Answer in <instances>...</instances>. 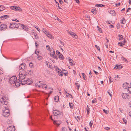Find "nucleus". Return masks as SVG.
Returning <instances> with one entry per match:
<instances>
[{"label":"nucleus","mask_w":131,"mask_h":131,"mask_svg":"<svg viewBox=\"0 0 131 131\" xmlns=\"http://www.w3.org/2000/svg\"><path fill=\"white\" fill-rule=\"evenodd\" d=\"M74 118L77 120L78 122H79V121L78 119H77V118H78L79 120H80V117L79 116H77V117L75 116L74 117Z\"/></svg>","instance_id":"nucleus-39"},{"label":"nucleus","mask_w":131,"mask_h":131,"mask_svg":"<svg viewBox=\"0 0 131 131\" xmlns=\"http://www.w3.org/2000/svg\"><path fill=\"white\" fill-rule=\"evenodd\" d=\"M9 16L8 15H4L0 17V18L2 20L5 19L6 18H8Z\"/></svg>","instance_id":"nucleus-18"},{"label":"nucleus","mask_w":131,"mask_h":131,"mask_svg":"<svg viewBox=\"0 0 131 131\" xmlns=\"http://www.w3.org/2000/svg\"><path fill=\"white\" fill-rule=\"evenodd\" d=\"M50 56L52 58H54L55 59H57L58 58L57 57L56 55L55 52L53 50L52 52H51L50 53Z\"/></svg>","instance_id":"nucleus-7"},{"label":"nucleus","mask_w":131,"mask_h":131,"mask_svg":"<svg viewBox=\"0 0 131 131\" xmlns=\"http://www.w3.org/2000/svg\"><path fill=\"white\" fill-rule=\"evenodd\" d=\"M7 25L4 24H2L0 25V30H2L3 29H5L7 28Z\"/></svg>","instance_id":"nucleus-13"},{"label":"nucleus","mask_w":131,"mask_h":131,"mask_svg":"<svg viewBox=\"0 0 131 131\" xmlns=\"http://www.w3.org/2000/svg\"><path fill=\"white\" fill-rule=\"evenodd\" d=\"M104 129L106 130H108L110 129V128L108 127H105Z\"/></svg>","instance_id":"nucleus-60"},{"label":"nucleus","mask_w":131,"mask_h":131,"mask_svg":"<svg viewBox=\"0 0 131 131\" xmlns=\"http://www.w3.org/2000/svg\"><path fill=\"white\" fill-rule=\"evenodd\" d=\"M62 73H64V75L65 76L67 75V74H68V72H67L66 73V72H62Z\"/></svg>","instance_id":"nucleus-61"},{"label":"nucleus","mask_w":131,"mask_h":131,"mask_svg":"<svg viewBox=\"0 0 131 131\" xmlns=\"http://www.w3.org/2000/svg\"><path fill=\"white\" fill-rule=\"evenodd\" d=\"M56 54L57 55H58V54H60V52H59L57 50L56 51Z\"/></svg>","instance_id":"nucleus-58"},{"label":"nucleus","mask_w":131,"mask_h":131,"mask_svg":"<svg viewBox=\"0 0 131 131\" xmlns=\"http://www.w3.org/2000/svg\"><path fill=\"white\" fill-rule=\"evenodd\" d=\"M129 84L128 83L126 82L123 84V87L124 88L126 89L127 88L129 87Z\"/></svg>","instance_id":"nucleus-17"},{"label":"nucleus","mask_w":131,"mask_h":131,"mask_svg":"<svg viewBox=\"0 0 131 131\" xmlns=\"http://www.w3.org/2000/svg\"><path fill=\"white\" fill-rule=\"evenodd\" d=\"M16 8L15 9V10H17L18 11H19L20 10H22L21 9V8H20V7H16Z\"/></svg>","instance_id":"nucleus-35"},{"label":"nucleus","mask_w":131,"mask_h":131,"mask_svg":"<svg viewBox=\"0 0 131 131\" xmlns=\"http://www.w3.org/2000/svg\"><path fill=\"white\" fill-rule=\"evenodd\" d=\"M93 71L97 75L98 74V73L97 72L95 71L94 70H93Z\"/></svg>","instance_id":"nucleus-62"},{"label":"nucleus","mask_w":131,"mask_h":131,"mask_svg":"<svg viewBox=\"0 0 131 131\" xmlns=\"http://www.w3.org/2000/svg\"><path fill=\"white\" fill-rule=\"evenodd\" d=\"M68 59H69V62L70 63H71V64L70 65H74V63L73 61V60H72V59L70 58L69 57L68 58Z\"/></svg>","instance_id":"nucleus-22"},{"label":"nucleus","mask_w":131,"mask_h":131,"mask_svg":"<svg viewBox=\"0 0 131 131\" xmlns=\"http://www.w3.org/2000/svg\"><path fill=\"white\" fill-rule=\"evenodd\" d=\"M42 88L44 89H46L47 88V85L46 84H43L42 86Z\"/></svg>","instance_id":"nucleus-34"},{"label":"nucleus","mask_w":131,"mask_h":131,"mask_svg":"<svg viewBox=\"0 0 131 131\" xmlns=\"http://www.w3.org/2000/svg\"><path fill=\"white\" fill-rule=\"evenodd\" d=\"M59 58L61 60H63L64 59V57L63 55L60 53V54H58L57 55Z\"/></svg>","instance_id":"nucleus-23"},{"label":"nucleus","mask_w":131,"mask_h":131,"mask_svg":"<svg viewBox=\"0 0 131 131\" xmlns=\"http://www.w3.org/2000/svg\"><path fill=\"white\" fill-rule=\"evenodd\" d=\"M122 42V43H123V45H124L125 43H126V40L125 39H124V40Z\"/></svg>","instance_id":"nucleus-55"},{"label":"nucleus","mask_w":131,"mask_h":131,"mask_svg":"<svg viewBox=\"0 0 131 131\" xmlns=\"http://www.w3.org/2000/svg\"><path fill=\"white\" fill-rule=\"evenodd\" d=\"M121 96L122 98L124 99L128 100L130 98V96L127 94L122 93Z\"/></svg>","instance_id":"nucleus-4"},{"label":"nucleus","mask_w":131,"mask_h":131,"mask_svg":"<svg viewBox=\"0 0 131 131\" xmlns=\"http://www.w3.org/2000/svg\"><path fill=\"white\" fill-rule=\"evenodd\" d=\"M121 59L124 61H125L127 62L128 61L127 59L125 58H124V57H122Z\"/></svg>","instance_id":"nucleus-37"},{"label":"nucleus","mask_w":131,"mask_h":131,"mask_svg":"<svg viewBox=\"0 0 131 131\" xmlns=\"http://www.w3.org/2000/svg\"><path fill=\"white\" fill-rule=\"evenodd\" d=\"M26 72V73H28V74L30 75L32 73V72L31 70H27Z\"/></svg>","instance_id":"nucleus-29"},{"label":"nucleus","mask_w":131,"mask_h":131,"mask_svg":"<svg viewBox=\"0 0 131 131\" xmlns=\"http://www.w3.org/2000/svg\"><path fill=\"white\" fill-rule=\"evenodd\" d=\"M95 47H96V48L97 49H98V50H99V51H100V48L99 47L97 46V45H95Z\"/></svg>","instance_id":"nucleus-52"},{"label":"nucleus","mask_w":131,"mask_h":131,"mask_svg":"<svg viewBox=\"0 0 131 131\" xmlns=\"http://www.w3.org/2000/svg\"><path fill=\"white\" fill-rule=\"evenodd\" d=\"M68 34H70L71 35L72 37L75 38V39H77L78 37L75 34V33L72 32H70L69 31H68Z\"/></svg>","instance_id":"nucleus-5"},{"label":"nucleus","mask_w":131,"mask_h":131,"mask_svg":"<svg viewBox=\"0 0 131 131\" xmlns=\"http://www.w3.org/2000/svg\"><path fill=\"white\" fill-rule=\"evenodd\" d=\"M26 66V64L25 63H22L20 65V66L19 67V70H24V69H25V68Z\"/></svg>","instance_id":"nucleus-12"},{"label":"nucleus","mask_w":131,"mask_h":131,"mask_svg":"<svg viewBox=\"0 0 131 131\" xmlns=\"http://www.w3.org/2000/svg\"><path fill=\"white\" fill-rule=\"evenodd\" d=\"M13 26V23H11L10 24V26H9V28L10 29H12V26Z\"/></svg>","instance_id":"nucleus-48"},{"label":"nucleus","mask_w":131,"mask_h":131,"mask_svg":"<svg viewBox=\"0 0 131 131\" xmlns=\"http://www.w3.org/2000/svg\"><path fill=\"white\" fill-rule=\"evenodd\" d=\"M19 79L21 80H22L25 78V74H23L21 72H19Z\"/></svg>","instance_id":"nucleus-10"},{"label":"nucleus","mask_w":131,"mask_h":131,"mask_svg":"<svg viewBox=\"0 0 131 131\" xmlns=\"http://www.w3.org/2000/svg\"><path fill=\"white\" fill-rule=\"evenodd\" d=\"M3 111L2 115L6 117H8L10 115L9 110L6 107L4 108L3 109Z\"/></svg>","instance_id":"nucleus-2"},{"label":"nucleus","mask_w":131,"mask_h":131,"mask_svg":"<svg viewBox=\"0 0 131 131\" xmlns=\"http://www.w3.org/2000/svg\"><path fill=\"white\" fill-rule=\"evenodd\" d=\"M27 78H25L21 80V84L22 85L27 84Z\"/></svg>","instance_id":"nucleus-16"},{"label":"nucleus","mask_w":131,"mask_h":131,"mask_svg":"<svg viewBox=\"0 0 131 131\" xmlns=\"http://www.w3.org/2000/svg\"><path fill=\"white\" fill-rule=\"evenodd\" d=\"M55 101L56 102H58L59 100V97L58 96H57L55 97L54 98Z\"/></svg>","instance_id":"nucleus-25"},{"label":"nucleus","mask_w":131,"mask_h":131,"mask_svg":"<svg viewBox=\"0 0 131 131\" xmlns=\"http://www.w3.org/2000/svg\"><path fill=\"white\" fill-rule=\"evenodd\" d=\"M129 107L131 108V101L130 102L129 104Z\"/></svg>","instance_id":"nucleus-64"},{"label":"nucleus","mask_w":131,"mask_h":131,"mask_svg":"<svg viewBox=\"0 0 131 131\" xmlns=\"http://www.w3.org/2000/svg\"><path fill=\"white\" fill-rule=\"evenodd\" d=\"M8 131H15V127L14 126H9L7 128Z\"/></svg>","instance_id":"nucleus-6"},{"label":"nucleus","mask_w":131,"mask_h":131,"mask_svg":"<svg viewBox=\"0 0 131 131\" xmlns=\"http://www.w3.org/2000/svg\"><path fill=\"white\" fill-rule=\"evenodd\" d=\"M58 73L59 75L62 77L63 76V73L62 72V71L60 69H58Z\"/></svg>","instance_id":"nucleus-24"},{"label":"nucleus","mask_w":131,"mask_h":131,"mask_svg":"<svg viewBox=\"0 0 131 131\" xmlns=\"http://www.w3.org/2000/svg\"><path fill=\"white\" fill-rule=\"evenodd\" d=\"M96 99H94L92 101V103H94L96 102Z\"/></svg>","instance_id":"nucleus-53"},{"label":"nucleus","mask_w":131,"mask_h":131,"mask_svg":"<svg viewBox=\"0 0 131 131\" xmlns=\"http://www.w3.org/2000/svg\"><path fill=\"white\" fill-rule=\"evenodd\" d=\"M91 12L94 14L95 13V14H94V15H95L96 14L97 11L95 9L94 10L92 9L91 10Z\"/></svg>","instance_id":"nucleus-33"},{"label":"nucleus","mask_w":131,"mask_h":131,"mask_svg":"<svg viewBox=\"0 0 131 131\" xmlns=\"http://www.w3.org/2000/svg\"><path fill=\"white\" fill-rule=\"evenodd\" d=\"M89 75L90 78H91L92 77V74L91 73V71H90V73Z\"/></svg>","instance_id":"nucleus-49"},{"label":"nucleus","mask_w":131,"mask_h":131,"mask_svg":"<svg viewBox=\"0 0 131 131\" xmlns=\"http://www.w3.org/2000/svg\"><path fill=\"white\" fill-rule=\"evenodd\" d=\"M32 83L31 79H27V85H30Z\"/></svg>","instance_id":"nucleus-20"},{"label":"nucleus","mask_w":131,"mask_h":131,"mask_svg":"<svg viewBox=\"0 0 131 131\" xmlns=\"http://www.w3.org/2000/svg\"><path fill=\"white\" fill-rule=\"evenodd\" d=\"M12 29H14L16 28V29H17L19 27V26L16 23H13V26H12Z\"/></svg>","instance_id":"nucleus-15"},{"label":"nucleus","mask_w":131,"mask_h":131,"mask_svg":"<svg viewBox=\"0 0 131 131\" xmlns=\"http://www.w3.org/2000/svg\"><path fill=\"white\" fill-rule=\"evenodd\" d=\"M107 92L108 94H109L110 95L111 97H112V94L111 93H112V92L110 90H109Z\"/></svg>","instance_id":"nucleus-38"},{"label":"nucleus","mask_w":131,"mask_h":131,"mask_svg":"<svg viewBox=\"0 0 131 131\" xmlns=\"http://www.w3.org/2000/svg\"><path fill=\"white\" fill-rule=\"evenodd\" d=\"M61 131H67V129L65 127H63L62 128Z\"/></svg>","instance_id":"nucleus-36"},{"label":"nucleus","mask_w":131,"mask_h":131,"mask_svg":"<svg viewBox=\"0 0 131 131\" xmlns=\"http://www.w3.org/2000/svg\"><path fill=\"white\" fill-rule=\"evenodd\" d=\"M19 25L22 27L23 29L25 30H27L28 28L25 25H23V24L19 23Z\"/></svg>","instance_id":"nucleus-19"},{"label":"nucleus","mask_w":131,"mask_h":131,"mask_svg":"<svg viewBox=\"0 0 131 131\" xmlns=\"http://www.w3.org/2000/svg\"><path fill=\"white\" fill-rule=\"evenodd\" d=\"M53 112L54 114L53 116H56L59 115L60 113V111L58 110H53Z\"/></svg>","instance_id":"nucleus-11"},{"label":"nucleus","mask_w":131,"mask_h":131,"mask_svg":"<svg viewBox=\"0 0 131 131\" xmlns=\"http://www.w3.org/2000/svg\"><path fill=\"white\" fill-rule=\"evenodd\" d=\"M36 28L38 31H40V29L38 27H36Z\"/></svg>","instance_id":"nucleus-63"},{"label":"nucleus","mask_w":131,"mask_h":131,"mask_svg":"<svg viewBox=\"0 0 131 131\" xmlns=\"http://www.w3.org/2000/svg\"><path fill=\"white\" fill-rule=\"evenodd\" d=\"M29 66L31 68L33 67V64L32 62H30L29 64Z\"/></svg>","instance_id":"nucleus-46"},{"label":"nucleus","mask_w":131,"mask_h":131,"mask_svg":"<svg viewBox=\"0 0 131 131\" xmlns=\"http://www.w3.org/2000/svg\"><path fill=\"white\" fill-rule=\"evenodd\" d=\"M46 47L47 48H47V49L49 50L50 51L51 48L50 47L49 45H47L46 46Z\"/></svg>","instance_id":"nucleus-54"},{"label":"nucleus","mask_w":131,"mask_h":131,"mask_svg":"<svg viewBox=\"0 0 131 131\" xmlns=\"http://www.w3.org/2000/svg\"><path fill=\"white\" fill-rule=\"evenodd\" d=\"M69 104L70 108H73L74 104L73 103L69 102Z\"/></svg>","instance_id":"nucleus-31"},{"label":"nucleus","mask_w":131,"mask_h":131,"mask_svg":"<svg viewBox=\"0 0 131 131\" xmlns=\"http://www.w3.org/2000/svg\"><path fill=\"white\" fill-rule=\"evenodd\" d=\"M97 28H98V30L100 31V32L102 31L101 29L99 28L98 26H97Z\"/></svg>","instance_id":"nucleus-51"},{"label":"nucleus","mask_w":131,"mask_h":131,"mask_svg":"<svg viewBox=\"0 0 131 131\" xmlns=\"http://www.w3.org/2000/svg\"><path fill=\"white\" fill-rule=\"evenodd\" d=\"M21 80L19 79H18L17 80H16V81H15V85L17 86L18 87L20 85V84L21 83Z\"/></svg>","instance_id":"nucleus-8"},{"label":"nucleus","mask_w":131,"mask_h":131,"mask_svg":"<svg viewBox=\"0 0 131 131\" xmlns=\"http://www.w3.org/2000/svg\"><path fill=\"white\" fill-rule=\"evenodd\" d=\"M82 74L83 76V78L85 80H86V78L85 74L84 73H82Z\"/></svg>","instance_id":"nucleus-32"},{"label":"nucleus","mask_w":131,"mask_h":131,"mask_svg":"<svg viewBox=\"0 0 131 131\" xmlns=\"http://www.w3.org/2000/svg\"><path fill=\"white\" fill-rule=\"evenodd\" d=\"M86 111L87 113L88 114H89L90 113V108L88 107V105L87 106V108H86Z\"/></svg>","instance_id":"nucleus-26"},{"label":"nucleus","mask_w":131,"mask_h":131,"mask_svg":"<svg viewBox=\"0 0 131 131\" xmlns=\"http://www.w3.org/2000/svg\"><path fill=\"white\" fill-rule=\"evenodd\" d=\"M118 36L120 37L119 39V40H121L124 39L123 36L122 35H119Z\"/></svg>","instance_id":"nucleus-28"},{"label":"nucleus","mask_w":131,"mask_h":131,"mask_svg":"<svg viewBox=\"0 0 131 131\" xmlns=\"http://www.w3.org/2000/svg\"><path fill=\"white\" fill-rule=\"evenodd\" d=\"M8 101V98L6 95L3 96L1 99V103L3 105H7Z\"/></svg>","instance_id":"nucleus-1"},{"label":"nucleus","mask_w":131,"mask_h":131,"mask_svg":"<svg viewBox=\"0 0 131 131\" xmlns=\"http://www.w3.org/2000/svg\"><path fill=\"white\" fill-rule=\"evenodd\" d=\"M80 85L79 84H78V85H76V86L77 88V90H78L79 89V87H80Z\"/></svg>","instance_id":"nucleus-59"},{"label":"nucleus","mask_w":131,"mask_h":131,"mask_svg":"<svg viewBox=\"0 0 131 131\" xmlns=\"http://www.w3.org/2000/svg\"><path fill=\"white\" fill-rule=\"evenodd\" d=\"M93 124V122L92 121H90L89 123V125L90 127H91L92 125Z\"/></svg>","instance_id":"nucleus-42"},{"label":"nucleus","mask_w":131,"mask_h":131,"mask_svg":"<svg viewBox=\"0 0 131 131\" xmlns=\"http://www.w3.org/2000/svg\"><path fill=\"white\" fill-rule=\"evenodd\" d=\"M123 43H122V42H118V45L120 46H123Z\"/></svg>","instance_id":"nucleus-41"},{"label":"nucleus","mask_w":131,"mask_h":131,"mask_svg":"<svg viewBox=\"0 0 131 131\" xmlns=\"http://www.w3.org/2000/svg\"><path fill=\"white\" fill-rule=\"evenodd\" d=\"M103 111L104 113L107 114H108V112L107 110H106L105 109L103 110Z\"/></svg>","instance_id":"nucleus-43"},{"label":"nucleus","mask_w":131,"mask_h":131,"mask_svg":"<svg viewBox=\"0 0 131 131\" xmlns=\"http://www.w3.org/2000/svg\"><path fill=\"white\" fill-rule=\"evenodd\" d=\"M47 36L49 37L50 38H51L52 37V36L51 35V34H47Z\"/></svg>","instance_id":"nucleus-56"},{"label":"nucleus","mask_w":131,"mask_h":131,"mask_svg":"<svg viewBox=\"0 0 131 131\" xmlns=\"http://www.w3.org/2000/svg\"><path fill=\"white\" fill-rule=\"evenodd\" d=\"M125 19L123 18L122 20V21L121 22V23L123 24H124L125 23V21H124H124H125Z\"/></svg>","instance_id":"nucleus-45"},{"label":"nucleus","mask_w":131,"mask_h":131,"mask_svg":"<svg viewBox=\"0 0 131 131\" xmlns=\"http://www.w3.org/2000/svg\"><path fill=\"white\" fill-rule=\"evenodd\" d=\"M108 12L112 16H114L115 15L116 13L115 11L114 10H108Z\"/></svg>","instance_id":"nucleus-14"},{"label":"nucleus","mask_w":131,"mask_h":131,"mask_svg":"<svg viewBox=\"0 0 131 131\" xmlns=\"http://www.w3.org/2000/svg\"><path fill=\"white\" fill-rule=\"evenodd\" d=\"M17 78L15 76H13L9 79V82L11 84H15Z\"/></svg>","instance_id":"nucleus-3"},{"label":"nucleus","mask_w":131,"mask_h":131,"mask_svg":"<svg viewBox=\"0 0 131 131\" xmlns=\"http://www.w3.org/2000/svg\"><path fill=\"white\" fill-rule=\"evenodd\" d=\"M5 9V7L3 6L2 5L0 6V12L4 10Z\"/></svg>","instance_id":"nucleus-30"},{"label":"nucleus","mask_w":131,"mask_h":131,"mask_svg":"<svg viewBox=\"0 0 131 131\" xmlns=\"http://www.w3.org/2000/svg\"><path fill=\"white\" fill-rule=\"evenodd\" d=\"M57 123V122L56 121H54L53 122V123L54 124H56V125H57L58 126L59 125H60V123Z\"/></svg>","instance_id":"nucleus-44"},{"label":"nucleus","mask_w":131,"mask_h":131,"mask_svg":"<svg viewBox=\"0 0 131 131\" xmlns=\"http://www.w3.org/2000/svg\"><path fill=\"white\" fill-rule=\"evenodd\" d=\"M16 8V7H15L14 6H12L11 7V8L13 10H15V9Z\"/></svg>","instance_id":"nucleus-57"},{"label":"nucleus","mask_w":131,"mask_h":131,"mask_svg":"<svg viewBox=\"0 0 131 131\" xmlns=\"http://www.w3.org/2000/svg\"><path fill=\"white\" fill-rule=\"evenodd\" d=\"M128 92L131 94V87H128Z\"/></svg>","instance_id":"nucleus-40"},{"label":"nucleus","mask_w":131,"mask_h":131,"mask_svg":"<svg viewBox=\"0 0 131 131\" xmlns=\"http://www.w3.org/2000/svg\"><path fill=\"white\" fill-rule=\"evenodd\" d=\"M122 68V66L120 65H116L114 67V69H119Z\"/></svg>","instance_id":"nucleus-21"},{"label":"nucleus","mask_w":131,"mask_h":131,"mask_svg":"<svg viewBox=\"0 0 131 131\" xmlns=\"http://www.w3.org/2000/svg\"><path fill=\"white\" fill-rule=\"evenodd\" d=\"M43 82L39 81L37 82L35 84L36 86H38L39 88H40L43 85Z\"/></svg>","instance_id":"nucleus-9"},{"label":"nucleus","mask_w":131,"mask_h":131,"mask_svg":"<svg viewBox=\"0 0 131 131\" xmlns=\"http://www.w3.org/2000/svg\"><path fill=\"white\" fill-rule=\"evenodd\" d=\"M42 57L41 56H39L37 57V59L38 60H40L42 59Z\"/></svg>","instance_id":"nucleus-47"},{"label":"nucleus","mask_w":131,"mask_h":131,"mask_svg":"<svg viewBox=\"0 0 131 131\" xmlns=\"http://www.w3.org/2000/svg\"><path fill=\"white\" fill-rule=\"evenodd\" d=\"M32 35H34V36L35 37V39H37V38L38 37V36L37 35V34L36 32H32Z\"/></svg>","instance_id":"nucleus-27"},{"label":"nucleus","mask_w":131,"mask_h":131,"mask_svg":"<svg viewBox=\"0 0 131 131\" xmlns=\"http://www.w3.org/2000/svg\"><path fill=\"white\" fill-rule=\"evenodd\" d=\"M68 96H69V97H70L71 98H72V95L71 94H70L68 93ZM66 96L67 97V96H68V95H66Z\"/></svg>","instance_id":"nucleus-50"}]
</instances>
